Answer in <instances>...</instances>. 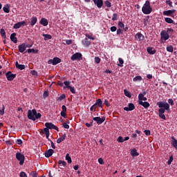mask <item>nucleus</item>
I'll return each mask as SVG.
<instances>
[{"instance_id": "27", "label": "nucleus", "mask_w": 177, "mask_h": 177, "mask_svg": "<svg viewBox=\"0 0 177 177\" xmlns=\"http://www.w3.org/2000/svg\"><path fill=\"white\" fill-rule=\"evenodd\" d=\"M147 50L149 55H154L156 53V49H154L153 47H148Z\"/></svg>"}, {"instance_id": "4", "label": "nucleus", "mask_w": 177, "mask_h": 177, "mask_svg": "<svg viewBox=\"0 0 177 177\" xmlns=\"http://www.w3.org/2000/svg\"><path fill=\"white\" fill-rule=\"evenodd\" d=\"M16 158L18 161H19V165H23L24 164V155L21 154V153H16Z\"/></svg>"}, {"instance_id": "48", "label": "nucleus", "mask_w": 177, "mask_h": 177, "mask_svg": "<svg viewBox=\"0 0 177 177\" xmlns=\"http://www.w3.org/2000/svg\"><path fill=\"white\" fill-rule=\"evenodd\" d=\"M41 116L42 115L39 113H37V111H36V114L35 115V120H39V118H41Z\"/></svg>"}, {"instance_id": "41", "label": "nucleus", "mask_w": 177, "mask_h": 177, "mask_svg": "<svg viewBox=\"0 0 177 177\" xmlns=\"http://www.w3.org/2000/svg\"><path fill=\"white\" fill-rule=\"evenodd\" d=\"M142 78L141 77V76H136L133 79V81L134 82H137V81H142Z\"/></svg>"}, {"instance_id": "14", "label": "nucleus", "mask_w": 177, "mask_h": 177, "mask_svg": "<svg viewBox=\"0 0 177 177\" xmlns=\"http://www.w3.org/2000/svg\"><path fill=\"white\" fill-rule=\"evenodd\" d=\"M124 111H133V110H135V104L133 103H129L128 104V107L124 108Z\"/></svg>"}, {"instance_id": "56", "label": "nucleus", "mask_w": 177, "mask_h": 177, "mask_svg": "<svg viewBox=\"0 0 177 177\" xmlns=\"http://www.w3.org/2000/svg\"><path fill=\"white\" fill-rule=\"evenodd\" d=\"M62 125H63L64 128H65V129H68L70 128V126L68 124H67V123H66V122H63Z\"/></svg>"}, {"instance_id": "42", "label": "nucleus", "mask_w": 177, "mask_h": 177, "mask_svg": "<svg viewBox=\"0 0 177 177\" xmlns=\"http://www.w3.org/2000/svg\"><path fill=\"white\" fill-rule=\"evenodd\" d=\"M58 165H63V167H66V165H67V162H66V161H64V160H59Z\"/></svg>"}, {"instance_id": "51", "label": "nucleus", "mask_w": 177, "mask_h": 177, "mask_svg": "<svg viewBox=\"0 0 177 177\" xmlns=\"http://www.w3.org/2000/svg\"><path fill=\"white\" fill-rule=\"evenodd\" d=\"M117 140L119 143H124V138H122V136H119Z\"/></svg>"}, {"instance_id": "44", "label": "nucleus", "mask_w": 177, "mask_h": 177, "mask_svg": "<svg viewBox=\"0 0 177 177\" xmlns=\"http://www.w3.org/2000/svg\"><path fill=\"white\" fill-rule=\"evenodd\" d=\"M167 52H170V53H172V52H174V46H167Z\"/></svg>"}, {"instance_id": "7", "label": "nucleus", "mask_w": 177, "mask_h": 177, "mask_svg": "<svg viewBox=\"0 0 177 177\" xmlns=\"http://www.w3.org/2000/svg\"><path fill=\"white\" fill-rule=\"evenodd\" d=\"M45 127L48 129H55V131H57V132H59V127L53 124V123L52 122H46Z\"/></svg>"}, {"instance_id": "19", "label": "nucleus", "mask_w": 177, "mask_h": 177, "mask_svg": "<svg viewBox=\"0 0 177 177\" xmlns=\"http://www.w3.org/2000/svg\"><path fill=\"white\" fill-rule=\"evenodd\" d=\"M16 35H17V34H16V32L12 33L10 35V40L12 41V42H13L14 44H17V37H16Z\"/></svg>"}, {"instance_id": "52", "label": "nucleus", "mask_w": 177, "mask_h": 177, "mask_svg": "<svg viewBox=\"0 0 177 177\" xmlns=\"http://www.w3.org/2000/svg\"><path fill=\"white\" fill-rule=\"evenodd\" d=\"M68 89L71 91V93L75 94V88L71 86Z\"/></svg>"}, {"instance_id": "9", "label": "nucleus", "mask_w": 177, "mask_h": 177, "mask_svg": "<svg viewBox=\"0 0 177 177\" xmlns=\"http://www.w3.org/2000/svg\"><path fill=\"white\" fill-rule=\"evenodd\" d=\"M6 77L8 81H13V80L16 78V74H13L11 71H8L6 73Z\"/></svg>"}, {"instance_id": "6", "label": "nucleus", "mask_w": 177, "mask_h": 177, "mask_svg": "<svg viewBox=\"0 0 177 177\" xmlns=\"http://www.w3.org/2000/svg\"><path fill=\"white\" fill-rule=\"evenodd\" d=\"M71 59L73 62L75 60H82V54L81 53H76L71 56Z\"/></svg>"}, {"instance_id": "26", "label": "nucleus", "mask_w": 177, "mask_h": 177, "mask_svg": "<svg viewBox=\"0 0 177 177\" xmlns=\"http://www.w3.org/2000/svg\"><path fill=\"white\" fill-rule=\"evenodd\" d=\"M40 24H41V26H44V27H46V26H48V19L45 18H41V19L40 20Z\"/></svg>"}, {"instance_id": "31", "label": "nucleus", "mask_w": 177, "mask_h": 177, "mask_svg": "<svg viewBox=\"0 0 177 177\" xmlns=\"http://www.w3.org/2000/svg\"><path fill=\"white\" fill-rule=\"evenodd\" d=\"M95 106H98V107H102L103 106V101H102L101 99H97L95 102Z\"/></svg>"}, {"instance_id": "16", "label": "nucleus", "mask_w": 177, "mask_h": 177, "mask_svg": "<svg viewBox=\"0 0 177 177\" xmlns=\"http://www.w3.org/2000/svg\"><path fill=\"white\" fill-rule=\"evenodd\" d=\"M176 12V10H168L163 12V15L164 16H172V15H174V13H175Z\"/></svg>"}, {"instance_id": "8", "label": "nucleus", "mask_w": 177, "mask_h": 177, "mask_svg": "<svg viewBox=\"0 0 177 177\" xmlns=\"http://www.w3.org/2000/svg\"><path fill=\"white\" fill-rule=\"evenodd\" d=\"M93 121H95L98 125L102 124L104 122L106 121V117L102 116V118L100 117H95L93 118Z\"/></svg>"}, {"instance_id": "39", "label": "nucleus", "mask_w": 177, "mask_h": 177, "mask_svg": "<svg viewBox=\"0 0 177 177\" xmlns=\"http://www.w3.org/2000/svg\"><path fill=\"white\" fill-rule=\"evenodd\" d=\"M165 21H166V23H168L169 24H174V20L169 17L165 18Z\"/></svg>"}, {"instance_id": "46", "label": "nucleus", "mask_w": 177, "mask_h": 177, "mask_svg": "<svg viewBox=\"0 0 177 177\" xmlns=\"http://www.w3.org/2000/svg\"><path fill=\"white\" fill-rule=\"evenodd\" d=\"M104 5L106 8H111V3L109 2V0L104 1Z\"/></svg>"}, {"instance_id": "50", "label": "nucleus", "mask_w": 177, "mask_h": 177, "mask_svg": "<svg viewBox=\"0 0 177 177\" xmlns=\"http://www.w3.org/2000/svg\"><path fill=\"white\" fill-rule=\"evenodd\" d=\"M94 60H95V64H99V63H100V57H95V59H94Z\"/></svg>"}, {"instance_id": "40", "label": "nucleus", "mask_w": 177, "mask_h": 177, "mask_svg": "<svg viewBox=\"0 0 177 177\" xmlns=\"http://www.w3.org/2000/svg\"><path fill=\"white\" fill-rule=\"evenodd\" d=\"M124 93L125 96H127V97H132V96L131 95V92L128 91V90L124 89Z\"/></svg>"}, {"instance_id": "36", "label": "nucleus", "mask_w": 177, "mask_h": 177, "mask_svg": "<svg viewBox=\"0 0 177 177\" xmlns=\"http://www.w3.org/2000/svg\"><path fill=\"white\" fill-rule=\"evenodd\" d=\"M65 158L68 162V164H71V162H73V160H71V157H70V154L66 153Z\"/></svg>"}, {"instance_id": "30", "label": "nucleus", "mask_w": 177, "mask_h": 177, "mask_svg": "<svg viewBox=\"0 0 177 177\" xmlns=\"http://www.w3.org/2000/svg\"><path fill=\"white\" fill-rule=\"evenodd\" d=\"M9 8H10V5L6 4L5 6L3 8V12H5V13H9V12H10V10H9Z\"/></svg>"}, {"instance_id": "59", "label": "nucleus", "mask_w": 177, "mask_h": 177, "mask_svg": "<svg viewBox=\"0 0 177 177\" xmlns=\"http://www.w3.org/2000/svg\"><path fill=\"white\" fill-rule=\"evenodd\" d=\"M20 177H27V174H26V172H24V171H21Z\"/></svg>"}, {"instance_id": "28", "label": "nucleus", "mask_w": 177, "mask_h": 177, "mask_svg": "<svg viewBox=\"0 0 177 177\" xmlns=\"http://www.w3.org/2000/svg\"><path fill=\"white\" fill-rule=\"evenodd\" d=\"M82 44L84 46H89V45H91V41H89L88 38H85L82 40Z\"/></svg>"}, {"instance_id": "62", "label": "nucleus", "mask_w": 177, "mask_h": 177, "mask_svg": "<svg viewBox=\"0 0 177 177\" xmlns=\"http://www.w3.org/2000/svg\"><path fill=\"white\" fill-rule=\"evenodd\" d=\"M111 31L112 32H114L117 31V26H112V27H111Z\"/></svg>"}, {"instance_id": "60", "label": "nucleus", "mask_w": 177, "mask_h": 177, "mask_svg": "<svg viewBox=\"0 0 177 177\" xmlns=\"http://www.w3.org/2000/svg\"><path fill=\"white\" fill-rule=\"evenodd\" d=\"M16 143L17 145H23V140H21V139H17Z\"/></svg>"}, {"instance_id": "34", "label": "nucleus", "mask_w": 177, "mask_h": 177, "mask_svg": "<svg viewBox=\"0 0 177 177\" xmlns=\"http://www.w3.org/2000/svg\"><path fill=\"white\" fill-rule=\"evenodd\" d=\"M147 93L146 92V91H144L143 92V93H140L139 95H138V100H139V102H142V98H144L145 97V95L147 94Z\"/></svg>"}, {"instance_id": "1", "label": "nucleus", "mask_w": 177, "mask_h": 177, "mask_svg": "<svg viewBox=\"0 0 177 177\" xmlns=\"http://www.w3.org/2000/svg\"><path fill=\"white\" fill-rule=\"evenodd\" d=\"M142 12L144 15H150L153 12V8L150 6V1L147 0L142 8Z\"/></svg>"}, {"instance_id": "63", "label": "nucleus", "mask_w": 177, "mask_h": 177, "mask_svg": "<svg viewBox=\"0 0 177 177\" xmlns=\"http://www.w3.org/2000/svg\"><path fill=\"white\" fill-rule=\"evenodd\" d=\"M168 103H169V104H170L171 106H174V100H172V99H169L168 100Z\"/></svg>"}, {"instance_id": "57", "label": "nucleus", "mask_w": 177, "mask_h": 177, "mask_svg": "<svg viewBox=\"0 0 177 177\" xmlns=\"http://www.w3.org/2000/svg\"><path fill=\"white\" fill-rule=\"evenodd\" d=\"M86 38H88V39H92L93 41H95V37H92L91 35L86 34Z\"/></svg>"}, {"instance_id": "47", "label": "nucleus", "mask_w": 177, "mask_h": 177, "mask_svg": "<svg viewBox=\"0 0 177 177\" xmlns=\"http://www.w3.org/2000/svg\"><path fill=\"white\" fill-rule=\"evenodd\" d=\"M118 19V15L117 13L113 14L112 20L113 21H115Z\"/></svg>"}, {"instance_id": "32", "label": "nucleus", "mask_w": 177, "mask_h": 177, "mask_svg": "<svg viewBox=\"0 0 177 177\" xmlns=\"http://www.w3.org/2000/svg\"><path fill=\"white\" fill-rule=\"evenodd\" d=\"M40 133H41V135H42V134L48 135V133H50L49 132V129L46 127L44 129H41L40 131Z\"/></svg>"}, {"instance_id": "35", "label": "nucleus", "mask_w": 177, "mask_h": 177, "mask_svg": "<svg viewBox=\"0 0 177 177\" xmlns=\"http://www.w3.org/2000/svg\"><path fill=\"white\" fill-rule=\"evenodd\" d=\"M43 37H44V41L52 39V35L49 34H43Z\"/></svg>"}, {"instance_id": "24", "label": "nucleus", "mask_w": 177, "mask_h": 177, "mask_svg": "<svg viewBox=\"0 0 177 177\" xmlns=\"http://www.w3.org/2000/svg\"><path fill=\"white\" fill-rule=\"evenodd\" d=\"M130 154L132 156V157H138V156H139L138 150H136L135 148L131 150Z\"/></svg>"}, {"instance_id": "5", "label": "nucleus", "mask_w": 177, "mask_h": 177, "mask_svg": "<svg viewBox=\"0 0 177 177\" xmlns=\"http://www.w3.org/2000/svg\"><path fill=\"white\" fill-rule=\"evenodd\" d=\"M48 63V64H53V66H56L59 64V63H62V59L57 57H55L53 59H49Z\"/></svg>"}, {"instance_id": "49", "label": "nucleus", "mask_w": 177, "mask_h": 177, "mask_svg": "<svg viewBox=\"0 0 177 177\" xmlns=\"http://www.w3.org/2000/svg\"><path fill=\"white\" fill-rule=\"evenodd\" d=\"M5 114V106L2 105V109H0V115H3Z\"/></svg>"}, {"instance_id": "12", "label": "nucleus", "mask_w": 177, "mask_h": 177, "mask_svg": "<svg viewBox=\"0 0 177 177\" xmlns=\"http://www.w3.org/2000/svg\"><path fill=\"white\" fill-rule=\"evenodd\" d=\"M164 113H165V109H158V116L160 117V118H162V120H167V118H165V115H164Z\"/></svg>"}, {"instance_id": "38", "label": "nucleus", "mask_w": 177, "mask_h": 177, "mask_svg": "<svg viewBox=\"0 0 177 177\" xmlns=\"http://www.w3.org/2000/svg\"><path fill=\"white\" fill-rule=\"evenodd\" d=\"M28 53H38V50H35L34 48H28L27 50Z\"/></svg>"}, {"instance_id": "58", "label": "nucleus", "mask_w": 177, "mask_h": 177, "mask_svg": "<svg viewBox=\"0 0 177 177\" xmlns=\"http://www.w3.org/2000/svg\"><path fill=\"white\" fill-rule=\"evenodd\" d=\"M98 162H99V164H100V165H103V164H104V161L103 160V158H98Z\"/></svg>"}, {"instance_id": "17", "label": "nucleus", "mask_w": 177, "mask_h": 177, "mask_svg": "<svg viewBox=\"0 0 177 177\" xmlns=\"http://www.w3.org/2000/svg\"><path fill=\"white\" fill-rule=\"evenodd\" d=\"M93 1L95 5H96L97 8H99V9L103 6V0H93Z\"/></svg>"}, {"instance_id": "3", "label": "nucleus", "mask_w": 177, "mask_h": 177, "mask_svg": "<svg viewBox=\"0 0 177 177\" xmlns=\"http://www.w3.org/2000/svg\"><path fill=\"white\" fill-rule=\"evenodd\" d=\"M35 114H37V110H28V120H32V121H35Z\"/></svg>"}, {"instance_id": "20", "label": "nucleus", "mask_w": 177, "mask_h": 177, "mask_svg": "<svg viewBox=\"0 0 177 177\" xmlns=\"http://www.w3.org/2000/svg\"><path fill=\"white\" fill-rule=\"evenodd\" d=\"M18 49H19V52H20V53H23V52H25L26 50V43H23L20 45L18 46Z\"/></svg>"}, {"instance_id": "53", "label": "nucleus", "mask_w": 177, "mask_h": 177, "mask_svg": "<svg viewBox=\"0 0 177 177\" xmlns=\"http://www.w3.org/2000/svg\"><path fill=\"white\" fill-rule=\"evenodd\" d=\"M64 99H66V94H62V95L58 97V100H64Z\"/></svg>"}, {"instance_id": "29", "label": "nucleus", "mask_w": 177, "mask_h": 177, "mask_svg": "<svg viewBox=\"0 0 177 177\" xmlns=\"http://www.w3.org/2000/svg\"><path fill=\"white\" fill-rule=\"evenodd\" d=\"M171 139V145L173 147H174V149H176L177 150V140L174 138V137H172Z\"/></svg>"}, {"instance_id": "13", "label": "nucleus", "mask_w": 177, "mask_h": 177, "mask_svg": "<svg viewBox=\"0 0 177 177\" xmlns=\"http://www.w3.org/2000/svg\"><path fill=\"white\" fill-rule=\"evenodd\" d=\"M22 26H26V21H22L15 24L13 26V28H15V30H17L20 28Z\"/></svg>"}, {"instance_id": "45", "label": "nucleus", "mask_w": 177, "mask_h": 177, "mask_svg": "<svg viewBox=\"0 0 177 177\" xmlns=\"http://www.w3.org/2000/svg\"><path fill=\"white\" fill-rule=\"evenodd\" d=\"M118 60H119V63H120V64H118V66L120 67H124V59H122V58H119Z\"/></svg>"}, {"instance_id": "37", "label": "nucleus", "mask_w": 177, "mask_h": 177, "mask_svg": "<svg viewBox=\"0 0 177 177\" xmlns=\"http://www.w3.org/2000/svg\"><path fill=\"white\" fill-rule=\"evenodd\" d=\"M0 34H1V37H2V38H4V39L6 38V32H5V29L1 28L0 30Z\"/></svg>"}, {"instance_id": "10", "label": "nucleus", "mask_w": 177, "mask_h": 177, "mask_svg": "<svg viewBox=\"0 0 177 177\" xmlns=\"http://www.w3.org/2000/svg\"><path fill=\"white\" fill-rule=\"evenodd\" d=\"M62 111H61V117L67 118V107L65 105H62Z\"/></svg>"}, {"instance_id": "55", "label": "nucleus", "mask_w": 177, "mask_h": 177, "mask_svg": "<svg viewBox=\"0 0 177 177\" xmlns=\"http://www.w3.org/2000/svg\"><path fill=\"white\" fill-rule=\"evenodd\" d=\"M91 111H96V104H94L91 108H90Z\"/></svg>"}, {"instance_id": "43", "label": "nucleus", "mask_w": 177, "mask_h": 177, "mask_svg": "<svg viewBox=\"0 0 177 177\" xmlns=\"http://www.w3.org/2000/svg\"><path fill=\"white\" fill-rule=\"evenodd\" d=\"M173 161H174V156L171 155V156H169V159L167 161V165H171Z\"/></svg>"}, {"instance_id": "11", "label": "nucleus", "mask_w": 177, "mask_h": 177, "mask_svg": "<svg viewBox=\"0 0 177 177\" xmlns=\"http://www.w3.org/2000/svg\"><path fill=\"white\" fill-rule=\"evenodd\" d=\"M160 35H161L162 39H164V41H167L169 39V35L167 32H165V30H162L160 32Z\"/></svg>"}, {"instance_id": "2", "label": "nucleus", "mask_w": 177, "mask_h": 177, "mask_svg": "<svg viewBox=\"0 0 177 177\" xmlns=\"http://www.w3.org/2000/svg\"><path fill=\"white\" fill-rule=\"evenodd\" d=\"M157 106H158L159 109H164L165 111L167 110V111H171V109H169V104L167 102H157Z\"/></svg>"}, {"instance_id": "54", "label": "nucleus", "mask_w": 177, "mask_h": 177, "mask_svg": "<svg viewBox=\"0 0 177 177\" xmlns=\"http://www.w3.org/2000/svg\"><path fill=\"white\" fill-rule=\"evenodd\" d=\"M118 27H120V28H124V27H125V24H124V23L121 22V21H119Z\"/></svg>"}, {"instance_id": "25", "label": "nucleus", "mask_w": 177, "mask_h": 177, "mask_svg": "<svg viewBox=\"0 0 177 177\" xmlns=\"http://www.w3.org/2000/svg\"><path fill=\"white\" fill-rule=\"evenodd\" d=\"M66 136L67 135H66V133H64L57 140V143L59 144L62 143V142H64Z\"/></svg>"}, {"instance_id": "61", "label": "nucleus", "mask_w": 177, "mask_h": 177, "mask_svg": "<svg viewBox=\"0 0 177 177\" xmlns=\"http://www.w3.org/2000/svg\"><path fill=\"white\" fill-rule=\"evenodd\" d=\"M166 3L167 5H169V6H171V8H172V1H171V0H167Z\"/></svg>"}, {"instance_id": "21", "label": "nucleus", "mask_w": 177, "mask_h": 177, "mask_svg": "<svg viewBox=\"0 0 177 177\" xmlns=\"http://www.w3.org/2000/svg\"><path fill=\"white\" fill-rule=\"evenodd\" d=\"M138 104L143 106L145 109H149V107H150V103L148 102L139 101Z\"/></svg>"}, {"instance_id": "23", "label": "nucleus", "mask_w": 177, "mask_h": 177, "mask_svg": "<svg viewBox=\"0 0 177 177\" xmlns=\"http://www.w3.org/2000/svg\"><path fill=\"white\" fill-rule=\"evenodd\" d=\"M15 66L18 70H24V68H26V66L24 64H19V62L17 61L15 62Z\"/></svg>"}, {"instance_id": "18", "label": "nucleus", "mask_w": 177, "mask_h": 177, "mask_svg": "<svg viewBox=\"0 0 177 177\" xmlns=\"http://www.w3.org/2000/svg\"><path fill=\"white\" fill-rule=\"evenodd\" d=\"M135 38L137 41H143L145 39V35L140 32H138L136 35Z\"/></svg>"}, {"instance_id": "22", "label": "nucleus", "mask_w": 177, "mask_h": 177, "mask_svg": "<svg viewBox=\"0 0 177 177\" xmlns=\"http://www.w3.org/2000/svg\"><path fill=\"white\" fill-rule=\"evenodd\" d=\"M37 21H38V19L37 18V17H32L30 19V26L32 27H34V26H35V24H37Z\"/></svg>"}, {"instance_id": "33", "label": "nucleus", "mask_w": 177, "mask_h": 177, "mask_svg": "<svg viewBox=\"0 0 177 177\" xmlns=\"http://www.w3.org/2000/svg\"><path fill=\"white\" fill-rule=\"evenodd\" d=\"M70 84H71V82L70 81L64 82V85H65V86H64V89H68L71 86H70Z\"/></svg>"}, {"instance_id": "64", "label": "nucleus", "mask_w": 177, "mask_h": 177, "mask_svg": "<svg viewBox=\"0 0 177 177\" xmlns=\"http://www.w3.org/2000/svg\"><path fill=\"white\" fill-rule=\"evenodd\" d=\"M31 175H32V177H37V171H32L31 172Z\"/></svg>"}, {"instance_id": "15", "label": "nucleus", "mask_w": 177, "mask_h": 177, "mask_svg": "<svg viewBox=\"0 0 177 177\" xmlns=\"http://www.w3.org/2000/svg\"><path fill=\"white\" fill-rule=\"evenodd\" d=\"M55 151L53 149H49L45 152V157H46V158H49V157H52Z\"/></svg>"}]
</instances>
